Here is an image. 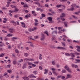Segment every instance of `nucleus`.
Returning <instances> with one entry per match:
<instances>
[{
	"mask_svg": "<svg viewBox=\"0 0 80 80\" xmlns=\"http://www.w3.org/2000/svg\"><path fill=\"white\" fill-rule=\"evenodd\" d=\"M18 11H19V9L16 8H15V10L14 11L9 10V12H10V13H13V12H14V13H17Z\"/></svg>",
	"mask_w": 80,
	"mask_h": 80,
	"instance_id": "obj_1",
	"label": "nucleus"
},
{
	"mask_svg": "<svg viewBox=\"0 0 80 80\" xmlns=\"http://www.w3.org/2000/svg\"><path fill=\"white\" fill-rule=\"evenodd\" d=\"M65 16V14L64 13H62L61 14L60 16V18L61 20H62V21H65V19H62V18L63 17H64Z\"/></svg>",
	"mask_w": 80,
	"mask_h": 80,
	"instance_id": "obj_2",
	"label": "nucleus"
},
{
	"mask_svg": "<svg viewBox=\"0 0 80 80\" xmlns=\"http://www.w3.org/2000/svg\"><path fill=\"white\" fill-rule=\"evenodd\" d=\"M64 68L65 69V70H67L69 72H71V70H70V68H69V67L67 66V65H66V66L64 67Z\"/></svg>",
	"mask_w": 80,
	"mask_h": 80,
	"instance_id": "obj_3",
	"label": "nucleus"
},
{
	"mask_svg": "<svg viewBox=\"0 0 80 80\" xmlns=\"http://www.w3.org/2000/svg\"><path fill=\"white\" fill-rule=\"evenodd\" d=\"M72 76L69 74H67V77L66 78V79H68V78H72Z\"/></svg>",
	"mask_w": 80,
	"mask_h": 80,
	"instance_id": "obj_4",
	"label": "nucleus"
},
{
	"mask_svg": "<svg viewBox=\"0 0 80 80\" xmlns=\"http://www.w3.org/2000/svg\"><path fill=\"white\" fill-rule=\"evenodd\" d=\"M71 6H72V7H71V8L70 9V10L71 11H73V10H74V8H73V7H74L75 6V5L73 4L71 5Z\"/></svg>",
	"mask_w": 80,
	"mask_h": 80,
	"instance_id": "obj_5",
	"label": "nucleus"
},
{
	"mask_svg": "<svg viewBox=\"0 0 80 80\" xmlns=\"http://www.w3.org/2000/svg\"><path fill=\"white\" fill-rule=\"evenodd\" d=\"M41 37L42 38H41V40H43L45 39V35L43 34H42Z\"/></svg>",
	"mask_w": 80,
	"mask_h": 80,
	"instance_id": "obj_6",
	"label": "nucleus"
},
{
	"mask_svg": "<svg viewBox=\"0 0 80 80\" xmlns=\"http://www.w3.org/2000/svg\"><path fill=\"white\" fill-rule=\"evenodd\" d=\"M10 23H13L14 26H16V25H17V23H16V22H15L14 21H11L10 22Z\"/></svg>",
	"mask_w": 80,
	"mask_h": 80,
	"instance_id": "obj_7",
	"label": "nucleus"
},
{
	"mask_svg": "<svg viewBox=\"0 0 80 80\" xmlns=\"http://www.w3.org/2000/svg\"><path fill=\"white\" fill-rule=\"evenodd\" d=\"M21 24L22 27H23L24 28H26V27H25V23L24 22H21Z\"/></svg>",
	"mask_w": 80,
	"mask_h": 80,
	"instance_id": "obj_8",
	"label": "nucleus"
},
{
	"mask_svg": "<svg viewBox=\"0 0 80 80\" xmlns=\"http://www.w3.org/2000/svg\"><path fill=\"white\" fill-rule=\"evenodd\" d=\"M44 34H46L47 36H49V34H48V31H44Z\"/></svg>",
	"mask_w": 80,
	"mask_h": 80,
	"instance_id": "obj_9",
	"label": "nucleus"
},
{
	"mask_svg": "<svg viewBox=\"0 0 80 80\" xmlns=\"http://www.w3.org/2000/svg\"><path fill=\"white\" fill-rule=\"evenodd\" d=\"M26 18H30V14H28L26 15L25 16Z\"/></svg>",
	"mask_w": 80,
	"mask_h": 80,
	"instance_id": "obj_10",
	"label": "nucleus"
},
{
	"mask_svg": "<svg viewBox=\"0 0 80 80\" xmlns=\"http://www.w3.org/2000/svg\"><path fill=\"white\" fill-rule=\"evenodd\" d=\"M17 39H18V38H16V37H13L11 39V40H12V41H15V40H17Z\"/></svg>",
	"mask_w": 80,
	"mask_h": 80,
	"instance_id": "obj_11",
	"label": "nucleus"
},
{
	"mask_svg": "<svg viewBox=\"0 0 80 80\" xmlns=\"http://www.w3.org/2000/svg\"><path fill=\"white\" fill-rule=\"evenodd\" d=\"M74 54V53H70V56H71V57H72V58H73L74 57H75V55H74V54Z\"/></svg>",
	"mask_w": 80,
	"mask_h": 80,
	"instance_id": "obj_12",
	"label": "nucleus"
},
{
	"mask_svg": "<svg viewBox=\"0 0 80 80\" xmlns=\"http://www.w3.org/2000/svg\"><path fill=\"white\" fill-rule=\"evenodd\" d=\"M53 74H54V75H56V76H57V75H58V73L55 72V71H53Z\"/></svg>",
	"mask_w": 80,
	"mask_h": 80,
	"instance_id": "obj_13",
	"label": "nucleus"
},
{
	"mask_svg": "<svg viewBox=\"0 0 80 80\" xmlns=\"http://www.w3.org/2000/svg\"><path fill=\"white\" fill-rule=\"evenodd\" d=\"M7 73H4L3 76H5V77H8V75H7Z\"/></svg>",
	"mask_w": 80,
	"mask_h": 80,
	"instance_id": "obj_14",
	"label": "nucleus"
},
{
	"mask_svg": "<svg viewBox=\"0 0 80 80\" xmlns=\"http://www.w3.org/2000/svg\"><path fill=\"white\" fill-rule=\"evenodd\" d=\"M44 71L45 72L44 73V74H46V73H48V70H47V69H45Z\"/></svg>",
	"mask_w": 80,
	"mask_h": 80,
	"instance_id": "obj_15",
	"label": "nucleus"
},
{
	"mask_svg": "<svg viewBox=\"0 0 80 80\" xmlns=\"http://www.w3.org/2000/svg\"><path fill=\"white\" fill-rule=\"evenodd\" d=\"M65 55L66 56H70V54L68 53H65Z\"/></svg>",
	"mask_w": 80,
	"mask_h": 80,
	"instance_id": "obj_16",
	"label": "nucleus"
},
{
	"mask_svg": "<svg viewBox=\"0 0 80 80\" xmlns=\"http://www.w3.org/2000/svg\"><path fill=\"white\" fill-rule=\"evenodd\" d=\"M26 64H24L23 67V69H24V68H26Z\"/></svg>",
	"mask_w": 80,
	"mask_h": 80,
	"instance_id": "obj_17",
	"label": "nucleus"
},
{
	"mask_svg": "<svg viewBox=\"0 0 80 80\" xmlns=\"http://www.w3.org/2000/svg\"><path fill=\"white\" fill-rule=\"evenodd\" d=\"M48 19L49 21H52V18L50 17L48 18Z\"/></svg>",
	"mask_w": 80,
	"mask_h": 80,
	"instance_id": "obj_18",
	"label": "nucleus"
},
{
	"mask_svg": "<svg viewBox=\"0 0 80 80\" xmlns=\"http://www.w3.org/2000/svg\"><path fill=\"white\" fill-rule=\"evenodd\" d=\"M4 55H5V54L4 53H2L0 54V57H3Z\"/></svg>",
	"mask_w": 80,
	"mask_h": 80,
	"instance_id": "obj_19",
	"label": "nucleus"
},
{
	"mask_svg": "<svg viewBox=\"0 0 80 80\" xmlns=\"http://www.w3.org/2000/svg\"><path fill=\"white\" fill-rule=\"evenodd\" d=\"M29 78H32V77H33V75L32 74L28 76Z\"/></svg>",
	"mask_w": 80,
	"mask_h": 80,
	"instance_id": "obj_20",
	"label": "nucleus"
},
{
	"mask_svg": "<svg viewBox=\"0 0 80 80\" xmlns=\"http://www.w3.org/2000/svg\"><path fill=\"white\" fill-rule=\"evenodd\" d=\"M61 6H62V5L60 4V5H56V7H58V8L59 7H61Z\"/></svg>",
	"mask_w": 80,
	"mask_h": 80,
	"instance_id": "obj_21",
	"label": "nucleus"
},
{
	"mask_svg": "<svg viewBox=\"0 0 80 80\" xmlns=\"http://www.w3.org/2000/svg\"><path fill=\"white\" fill-rule=\"evenodd\" d=\"M24 55L25 57H28V54L27 53H25Z\"/></svg>",
	"mask_w": 80,
	"mask_h": 80,
	"instance_id": "obj_22",
	"label": "nucleus"
},
{
	"mask_svg": "<svg viewBox=\"0 0 80 80\" xmlns=\"http://www.w3.org/2000/svg\"><path fill=\"white\" fill-rule=\"evenodd\" d=\"M75 61L78 62V63H80V59H75Z\"/></svg>",
	"mask_w": 80,
	"mask_h": 80,
	"instance_id": "obj_23",
	"label": "nucleus"
},
{
	"mask_svg": "<svg viewBox=\"0 0 80 80\" xmlns=\"http://www.w3.org/2000/svg\"><path fill=\"white\" fill-rule=\"evenodd\" d=\"M28 30L29 32H32V31H34V30L33 29H32L31 28H29L28 29Z\"/></svg>",
	"mask_w": 80,
	"mask_h": 80,
	"instance_id": "obj_24",
	"label": "nucleus"
},
{
	"mask_svg": "<svg viewBox=\"0 0 80 80\" xmlns=\"http://www.w3.org/2000/svg\"><path fill=\"white\" fill-rule=\"evenodd\" d=\"M62 73H66V70L63 69L62 71Z\"/></svg>",
	"mask_w": 80,
	"mask_h": 80,
	"instance_id": "obj_25",
	"label": "nucleus"
},
{
	"mask_svg": "<svg viewBox=\"0 0 80 80\" xmlns=\"http://www.w3.org/2000/svg\"><path fill=\"white\" fill-rule=\"evenodd\" d=\"M13 34H8L7 35V36L8 37H12V36H13Z\"/></svg>",
	"mask_w": 80,
	"mask_h": 80,
	"instance_id": "obj_26",
	"label": "nucleus"
},
{
	"mask_svg": "<svg viewBox=\"0 0 80 80\" xmlns=\"http://www.w3.org/2000/svg\"><path fill=\"white\" fill-rule=\"evenodd\" d=\"M15 52L16 53H19V51L17 49L15 50Z\"/></svg>",
	"mask_w": 80,
	"mask_h": 80,
	"instance_id": "obj_27",
	"label": "nucleus"
},
{
	"mask_svg": "<svg viewBox=\"0 0 80 80\" xmlns=\"http://www.w3.org/2000/svg\"><path fill=\"white\" fill-rule=\"evenodd\" d=\"M35 39H38V36H35L34 37Z\"/></svg>",
	"mask_w": 80,
	"mask_h": 80,
	"instance_id": "obj_28",
	"label": "nucleus"
},
{
	"mask_svg": "<svg viewBox=\"0 0 80 80\" xmlns=\"http://www.w3.org/2000/svg\"><path fill=\"white\" fill-rule=\"evenodd\" d=\"M52 64L53 65H55V61H52Z\"/></svg>",
	"mask_w": 80,
	"mask_h": 80,
	"instance_id": "obj_29",
	"label": "nucleus"
},
{
	"mask_svg": "<svg viewBox=\"0 0 80 80\" xmlns=\"http://www.w3.org/2000/svg\"><path fill=\"white\" fill-rule=\"evenodd\" d=\"M24 7H28V6L27 4H26L25 5L23 6Z\"/></svg>",
	"mask_w": 80,
	"mask_h": 80,
	"instance_id": "obj_30",
	"label": "nucleus"
},
{
	"mask_svg": "<svg viewBox=\"0 0 80 80\" xmlns=\"http://www.w3.org/2000/svg\"><path fill=\"white\" fill-rule=\"evenodd\" d=\"M50 47L51 48H55V46H52V45H51Z\"/></svg>",
	"mask_w": 80,
	"mask_h": 80,
	"instance_id": "obj_31",
	"label": "nucleus"
},
{
	"mask_svg": "<svg viewBox=\"0 0 80 80\" xmlns=\"http://www.w3.org/2000/svg\"><path fill=\"white\" fill-rule=\"evenodd\" d=\"M72 17H73L75 19H78V18L77 17H75V16H72Z\"/></svg>",
	"mask_w": 80,
	"mask_h": 80,
	"instance_id": "obj_32",
	"label": "nucleus"
},
{
	"mask_svg": "<svg viewBox=\"0 0 80 80\" xmlns=\"http://www.w3.org/2000/svg\"><path fill=\"white\" fill-rule=\"evenodd\" d=\"M76 48H78V49H80V46H76Z\"/></svg>",
	"mask_w": 80,
	"mask_h": 80,
	"instance_id": "obj_33",
	"label": "nucleus"
},
{
	"mask_svg": "<svg viewBox=\"0 0 80 80\" xmlns=\"http://www.w3.org/2000/svg\"><path fill=\"white\" fill-rule=\"evenodd\" d=\"M11 7L12 8H16V6L13 5H11Z\"/></svg>",
	"mask_w": 80,
	"mask_h": 80,
	"instance_id": "obj_34",
	"label": "nucleus"
},
{
	"mask_svg": "<svg viewBox=\"0 0 80 80\" xmlns=\"http://www.w3.org/2000/svg\"><path fill=\"white\" fill-rule=\"evenodd\" d=\"M10 67V65H9L7 66V67H6V68H9Z\"/></svg>",
	"mask_w": 80,
	"mask_h": 80,
	"instance_id": "obj_35",
	"label": "nucleus"
},
{
	"mask_svg": "<svg viewBox=\"0 0 80 80\" xmlns=\"http://www.w3.org/2000/svg\"><path fill=\"white\" fill-rule=\"evenodd\" d=\"M38 25V23H37V22H35L34 23V25H35V26H37V25Z\"/></svg>",
	"mask_w": 80,
	"mask_h": 80,
	"instance_id": "obj_36",
	"label": "nucleus"
},
{
	"mask_svg": "<svg viewBox=\"0 0 80 80\" xmlns=\"http://www.w3.org/2000/svg\"><path fill=\"white\" fill-rule=\"evenodd\" d=\"M8 49H11V46L10 45H9L8 47Z\"/></svg>",
	"mask_w": 80,
	"mask_h": 80,
	"instance_id": "obj_37",
	"label": "nucleus"
},
{
	"mask_svg": "<svg viewBox=\"0 0 80 80\" xmlns=\"http://www.w3.org/2000/svg\"><path fill=\"white\" fill-rule=\"evenodd\" d=\"M65 76L61 77V79L62 80H63V79H65Z\"/></svg>",
	"mask_w": 80,
	"mask_h": 80,
	"instance_id": "obj_38",
	"label": "nucleus"
},
{
	"mask_svg": "<svg viewBox=\"0 0 80 80\" xmlns=\"http://www.w3.org/2000/svg\"><path fill=\"white\" fill-rule=\"evenodd\" d=\"M43 18V17H45V14H41Z\"/></svg>",
	"mask_w": 80,
	"mask_h": 80,
	"instance_id": "obj_39",
	"label": "nucleus"
},
{
	"mask_svg": "<svg viewBox=\"0 0 80 80\" xmlns=\"http://www.w3.org/2000/svg\"><path fill=\"white\" fill-rule=\"evenodd\" d=\"M24 60L25 62H28L27 59V58H25Z\"/></svg>",
	"mask_w": 80,
	"mask_h": 80,
	"instance_id": "obj_40",
	"label": "nucleus"
},
{
	"mask_svg": "<svg viewBox=\"0 0 80 80\" xmlns=\"http://www.w3.org/2000/svg\"><path fill=\"white\" fill-rule=\"evenodd\" d=\"M25 48L26 49V50H29V48L27 47H25Z\"/></svg>",
	"mask_w": 80,
	"mask_h": 80,
	"instance_id": "obj_41",
	"label": "nucleus"
},
{
	"mask_svg": "<svg viewBox=\"0 0 80 80\" xmlns=\"http://www.w3.org/2000/svg\"><path fill=\"white\" fill-rule=\"evenodd\" d=\"M13 62L14 65H15L16 64V63H17V62L15 61H13Z\"/></svg>",
	"mask_w": 80,
	"mask_h": 80,
	"instance_id": "obj_42",
	"label": "nucleus"
},
{
	"mask_svg": "<svg viewBox=\"0 0 80 80\" xmlns=\"http://www.w3.org/2000/svg\"><path fill=\"white\" fill-rule=\"evenodd\" d=\"M4 40L5 41H7V40H8V38H5Z\"/></svg>",
	"mask_w": 80,
	"mask_h": 80,
	"instance_id": "obj_43",
	"label": "nucleus"
},
{
	"mask_svg": "<svg viewBox=\"0 0 80 80\" xmlns=\"http://www.w3.org/2000/svg\"><path fill=\"white\" fill-rule=\"evenodd\" d=\"M8 72V73H11L12 72V70H8L7 71Z\"/></svg>",
	"mask_w": 80,
	"mask_h": 80,
	"instance_id": "obj_44",
	"label": "nucleus"
},
{
	"mask_svg": "<svg viewBox=\"0 0 80 80\" xmlns=\"http://www.w3.org/2000/svg\"><path fill=\"white\" fill-rule=\"evenodd\" d=\"M18 15H15L14 16V17L15 18H18Z\"/></svg>",
	"mask_w": 80,
	"mask_h": 80,
	"instance_id": "obj_45",
	"label": "nucleus"
},
{
	"mask_svg": "<svg viewBox=\"0 0 80 80\" xmlns=\"http://www.w3.org/2000/svg\"><path fill=\"white\" fill-rule=\"evenodd\" d=\"M39 68L40 70H42V69H43V68H42V67L40 66L39 67Z\"/></svg>",
	"mask_w": 80,
	"mask_h": 80,
	"instance_id": "obj_46",
	"label": "nucleus"
},
{
	"mask_svg": "<svg viewBox=\"0 0 80 80\" xmlns=\"http://www.w3.org/2000/svg\"><path fill=\"white\" fill-rule=\"evenodd\" d=\"M62 7H63V9H65V7L64 5H62Z\"/></svg>",
	"mask_w": 80,
	"mask_h": 80,
	"instance_id": "obj_47",
	"label": "nucleus"
},
{
	"mask_svg": "<svg viewBox=\"0 0 80 80\" xmlns=\"http://www.w3.org/2000/svg\"><path fill=\"white\" fill-rule=\"evenodd\" d=\"M26 79V77H23L22 78V80H25Z\"/></svg>",
	"mask_w": 80,
	"mask_h": 80,
	"instance_id": "obj_48",
	"label": "nucleus"
},
{
	"mask_svg": "<svg viewBox=\"0 0 80 80\" xmlns=\"http://www.w3.org/2000/svg\"><path fill=\"white\" fill-rule=\"evenodd\" d=\"M73 42H75V43H79V42L75 40L73 41Z\"/></svg>",
	"mask_w": 80,
	"mask_h": 80,
	"instance_id": "obj_49",
	"label": "nucleus"
},
{
	"mask_svg": "<svg viewBox=\"0 0 80 80\" xmlns=\"http://www.w3.org/2000/svg\"><path fill=\"white\" fill-rule=\"evenodd\" d=\"M61 49L62 50H66V49L65 48L61 47Z\"/></svg>",
	"mask_w": 80,
	"mask_h": 80,
	"instance_id": "obj_50",
	"label": "nucleus"
},
{
	"mask_svg": "<svg viewBox=\"0 0 80 80\" xmlns=\"http://www.w3.org/2000/svg\"><path fill=\"white\" fill-rule=\"evenodd\" d=\"M64 25H66V24H67V23H68V22H64Z\"/></svg>",
	"mask_w": 80,
	"mask_h": 80,
	"instance_id": "obj_51",
	"label": "nucleus"
},
{
	"mask_svg": "<svg viewBox=\"0 0 80 80\" xmlns=\"http://www.w3.org/2000/svg\"><path fill=\"white\" fill-rule=\"evenodd\" d=\"M3 20H5V21H7V20H8V19H7L6 18H4Z\"/></svg>",
	"mask_w": 80,
	"mask_h": 80,
	"instance_id": "obj_52",
	"label": "nucleus"
},
{
	"mask_svg": "<svg viewBox=\"0 0 80 80\" xmlns=\"http://www.w3.org/2000/svg\"><path fill=\"white\" fill-rule=\"evenodd\" d=\"M34 63H36V64H38V62H34Z\"/></svg>",
	"mask_w": 80,
	"mask_h": 80,
	"instance_id": "obj_53",
	"label": "nucleus"
},
{
	"mask_svg": "<svg viewBox=\"0 0 80 80\" xmlns=\"http://www.w3.org/2000/svg\"><path fill=\"white\" fill-rule=\"evenodd\" d=\"M32 63H28V65H32Z\"/></svg>",
	"mask_w": 80,
	"mask_h": 80,
	"instance_id": "obj_54",
	"label": "nucleus"
},
{
	"mask_svg": "<svg viewBox=\"0 0 80 80\" xmlns=\"http://www.w3.org/2000/svg\"><path fill=\"white\" fill-rule=\"evenodd\" d=\"M35 12L34 11H32V14H34L35 13Z\"/></svg>",
	"mask_w": 80,
	"mask_h": 80,
	"instance_id": "obj_55",
	"label": "nucleus"
},
{
	"mask_svg": "<svg viewBox=\"0 0 80 80\" xmlns=\"http://www.w3.org/2000/svg\"><path fill=\"white\" fill-rule=\"evenodd\" d=\"M30 46H31V47H34V45H33V44H30Z\"/></svg>",
	"mask_w": 80,
	"mask_h": 80,
	"instance_id": "obj_56",
	"label": "nucleus"
},
{
	"mask_svg": "<svg viewBox=\"0 0 80 80\" xmlns=\"http://www.w3.org/2000/svg\"><path fill=\"white\" fill-rule=\"evenodd\" d=\"M49 75H52V72H50L49 73Z\"/></svg>",
	"mask_w": 80,
	"mask_h": 80,
	"instance_id": "obj_57",
	"label": "nucleus"
},
{
	"mask_svg": "<svg viewBox=\"0 0 80 80\" xmlns=\"http://www.w3.org/2000/svg\"><path fill=\"white\" fill-rule=\"evenodd\" d=\"M6 9H7V8H5V7H4L2 8V10H6Z\"/></svg>",
	"mask_w": 80,
	"mask_h": 80,
	"instance_id": "obj_58",
	"label": "nucleus"
},
{
	"mask_svg": "<svg viewBox=\"0 0 80 80\" xmlns=\"http://www.w3.org/2000/svg\"><path fill=\"white\" fill-rule=\"evenodd\" d=\"M62 27H58V29L60 30V29H62Z\"/></svg>",
	"mask_w": 80,
	"mask_h": 80,
	"instance_id": "obj_59",
	"label": "nucleus"
},
{
	"mask_svg": "<svg viewBox=\"0 0 80 80\" xmlns=\"http://www.w3.org/2000/svg\"><path fill=\"white\" fill-rule=\"evenodd\" d=\"M21 5H24V4H24V2H21Z\"/></svg>",
	"mask_w": 80,
	"mask_h": 80,
	"instance_id": "obj_60",
	"label": "nucleus"
},
{
	"mask_svg": "<svg viewBox=\"0 0 80 80\" xmlns=\"http://www.w3.org/2000/svg\"><path fill=\"white\" fill-rule=\"evenodd\" d=\"M69 48H71V49H73V47H72V46H70Z\"/></svg>",
	"mask_w": 80,
	"mask_h": 80,
	"instance_id": "obj_61",
	"label": "nucleus"
},
{
	"mask_svg": "<svg viewBox=\"0 0 80 80\" xmlns=\"http://www.w3.org/2000/svg\"><path fill=\"white\" fill-rule=\"evenodd\" d=\"M58 48V49H61L62 47H58V48Z\"/></svg>",
	"mask_w": 80,
	"mask_h": 80,
	"instance_id": "obj_62",
	"label": "nucleus"
},
{
	"mask_svg": "<svg viewBox=\"0 0 80 80\" xmlns=\"http://www.w3.org/2000/svg\"><path fill=\"white\" fill-rule=\"evenodd\" d=\"M23 62V59H21V60L19 61V62Z\"/></svg>",
	"mask_w": 80,
	"mask_h": 80,
	"instance_id": "obj_63",
	"label": "nucleus"
},
{
	"mask_svg": "<svg viewBox=\"0 0 80 80\" xmlns=\"http://www.w3.org/2000/svg\"><path fill=\"white\" fill-rule=\"evenodd\" d=\"M52 70H53V71H55V69L54 68H52L51 69Z\"/></svg>",
	"mask_w": 80,
	"mask_h": 80,
	"instance_id": "obj_64",
	"label": "nucleus"
}]
</instances>
